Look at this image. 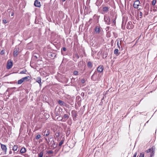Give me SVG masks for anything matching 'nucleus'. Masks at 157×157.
<instances>
[{
    "mask_svg": "<svg viewBox=\"0 0 157 157\" xmlns=\"http://www.w3.org/2000/svg\"><path fill=\"white\" fill-rule=\"evenodd\" d=\"M45 140L47 141L48 145L50 147L54 149L57 147L58 146L57 143L55 142L53 139H52V140H51L50 143H49V142L48 141L47 138H45Z\"/></svg>",
    "mask_w": 157,
    "mask_h": 157,
    "instance_id": "obj_1",
    "label": "nucleus"
},
{
    "mask_svg": "<svg viewBox=\"0 0 157 157\" xmlns=\"http://www.w3.org/2000/svg\"><path fill=\"white\" fill-rule=\"evenodd\" d=\"M91 80L94 81L98 80L99 79V74L97 71H95L91 77Z\"/></svg>",
    "mask_w": 157,
    "mask_h": 157,
    "instance_id": "obj_2",
    "label": "nucleus"
},
{
    "mask_svg": "<svg viewBox=\"0 0 157 157\" xmlns=\"http://www.w3.org/2000/svg\"><path fill=\"white\" fill-rule=\"evenodd\" d=\"M62 109L59 107L56 106L55 109V114L56 116L61 115L62 112Z\"/></svg>",
    "mask_w": 157,
    "mask_h": 157,
    "instance_id": "obj_3",
    "label": "nucleus"
},
{
    "mask_svg": "<svg viewBox=\"0 0 157 157\" xmlns=\"http://www.w3.org/2000/svg\"><path fill=\"white\" fill-rule=\"evenodd\" d=\"M104 20L105 24L107 25L111 24V18L108 15H105L104 16Z\"/></svg>",
    "mask_w": 157,
    "mask_h": 157,
    "instance_id": "obj_4",
    "label": "nucleus"
},
{
    "mask_svg": "<svg viewBox=\"0 0 157 157\" xmlns=\"http://www.w3.org/2000/svg\"><path fill=\"white\" fill-rule=\"evenodd\" d=\"M13 62L11 60H9L7 62L6 68L7 69H10L13 66Z\"/></svg>",
    "mask_w": 157,
    "mask_h": 157,
    "instance_id": "obj_5",
    "label": "nucleus"
},
{
    "mask_svg": "<svg viewBox=\"0 0 157 157\" xmlns=\"http://www.w3.org/2000/svg\"><path fill=\"white\" fill-rule=\"evenodd\" d=\"M140 4V2L139 0H136L133 4V6L134 8H138L139 4Z\"/></svg>",
    "mask_w": 157,
    "mask_h": 157,
    "instance_id": "obj_6",
    "label": "nucleus"
},
{
    "mask_svg": "<svg viewBox=\"0 0 157 157\" xmlns=\"http://www.w3.org/2000/svg\"><path fill=\"white\" fill-rule=\"evenodd\" d=\"M19 48H15L14 50L13 55L14 57H16L19 54Z\"/></svg>",
    "mask_w": 157,
    "mask_h": 157,
    "instance_id": "obj_7",
    "label": "nucleus"
},
{
    "mask_svg": "<svg viewBox=\"0 0 157 157\" xmlns=\"http://www.w3.org/2000/svg\"><path fill=\"white\" fill-rule=\"evenodd\" d=\"M1 145V148L2 150L5 152V154H6L7 151V147L4 144H0Z\"/></svg>",
    "mask_w": 157,
    "mask_h": 157,
    "instance_id": "obj_8",
    "label": "nucleus"
},
{
    "mask_svg": "<svg viewBox=\"0 0 157 157\" xmlns=\"http://www.w3.org/2000/svg\"><path fill=\"white\" fill-rule=\"evenodd\" d=\"M104 70V67L102 65H100L97 68L98 72L101 73L103 72Z\"/></svg>",
    "mask_w": 157,
    "mask_h": 157,
    "instance_id": "obj_9",
    "label": "nucleus"
},
{
    "mask_svg": "<svg viewBox=\"0 0 157 157\" xmlns=\"http://www.w3.org/2000/svg\"><path fill=\"white\" fill-rule=\"evenodd\" d=\"M10 149H11V148L12 147V150L14 151H17L18 148V146L17 145H14V146L12 145H10Z\"/></svg>",
    "mask_w": 157,
    "mask_h": 157,
    "instance_id": "obj_10",
    "label": "nucleus"
},
{
    "mask_svg": "<svg viewBox=\"0 0 157 157\" xmlns=\"http://www.w3.org/2000/svg\"><path fill=\"white\" fill-rule=\"evenodd\" d=\"M109 8L108 7H103L102 8V11L104 13H107L109 11Z\"/></svg>",
    "mask_w": 157,
    "mask_h": 157,
    "instance_id": "obj_11",
    "label": "nucleus"
},
{
    "mask_svg": "<svg viewBox=\"0 0 157 157\" xmlns=\"http://www.w3.org/2000/svg\"><path fill=\"white\" fill-rule=\"evenodd\" d=\"M73 60L74 61H76L77 60L79 59V56L78 54L76 53L73 56Z\"/></svg>",
    "mask_w": 157,
    "mask_h": 157,
    "instance_id": "obj_12",
    "label": "nucleus"
},
{
    "mask_svg": "<svg viewBox=\"0 0 157 157\" xmlns=\"http://www.w3.org/2000/svg\"><path fill=\"white\" fill-rule=\"evenodd\" d=\"M71 114L72 117H76L77 116V112L75 110H73L71 111Z\"/></svg>",
    "mask_w": 157,
    "mask_h": 157,
    "instance_id": "obj_13",
    "label": "nucleus"
},
{
    "mask_svg": "<svg viewBox=\"0 0 157 157\" xmlns=\"http://www.w3.org/2000/svg\"><path fill=\"white\" fill-rule=\"evenodd\" d=\"M149 9L145 8L144 10V17H145L149 13Z\"/></svg>",
    "mask_w": 157,
    "mask_h": 157,
    "instance_id": "obj_14",
    "label": "nucleus"
},
{
    "mask_svg": "<svg viewBox=\"0 0 157 157\" xmlns=\"http://www.w3.org/2000/svg\"><path fill=\"white\" fill-rule=\"evenodd\" d=\"M34 5L35 6L38 7H40V2H38V1H37V0H35L34 3Z\"/></svg>",
    "mask_w": 157,
    "mask_h": 157,
    "instance_id": "obj_15",
    "label": "nucleus"
},
{
    "mask_svg": "<svg viewBox=\"0 0 157 157\" xmlns=\"http://www.w3.org/2000/svg\"><path fill=\"white\" fill-rule=\"evenodd\" d=\"M95 31L96 33L98 34L100 32V28L98 26H96L95 29Z\"/></svg>",
    "mask_w": 157,
    "mask_h": 157,
    "instance_id": "obj_16",
    "label": "nucleus"
},
{
    "mask_svg": "<svg viewBox=\"0 0 157 157\" xmlns=\"http://www.w3.org/2000/svg\"><path fill=\"white\" fill-rule=\"evenodd\" d=\"M87 67L90 68L91 69L92 68L93 66V65L92 63L90 61H89L87 63Z\"/></svg>",
    "mask_w": 157,
    "mask_h": 157,
    "instance_id": "obj_17",
    "label": "nucleus"
},
{
    "mask_svg": "<svg viewBox=\"0 0 157 157\" xmlns=\"http://www.w3.org/2000/svg\"><path fill=\"white\" fill-rule=\"evenodd\" d=\"M132 24V22L131 21H129L127 25V29H130L132 28V26L131 25Z\"/></svg>",
    "mask_w": 157,
    "mask_h": 157,
    "instance_id": "obj_18",
    "label": "nucleus"
},
{
    "mask_svg": "<svg viewBox=\"0 0 157 157\" xmlns=\"http://www.w3.org/2000/svg\"><path fill=\"white\" fill-rule=\"evenodd\" d=\"M36 82H38L40 84V86L42 84L41 82V78L39 77H38L36 78Z\"/></svg>",
    "mask_w": 157,
    "mask_h": 157,
    "instance_id": "obj_19",
    "label": "nucleus"
},
{
    "mask_svg": "<svg viewBox=\"0 0 157 157\" xmlns=\"http://www.w3.org/2000/svg\"><path fill=\"white\" fill-rule=\"evenodd\" d=\"M60 135V133L59 131H58L56 132V133H55V135L56 138H57V141H58L59 140V138L58 137Z\"/></svg>",
    "mask_w": 157,
    "mask_h": 157,
    "instance_id": "obj_20",
    "label": "nucleus"
},
{
    "mask_svg": "<svg viewBox=\"0 0 157 157\" xmlns=\"http://www.w3.org/2000/svg\"><path fill=\"white\" fill-rule=\"evenodd\" d=\"M116 17L114 18H113L111 20L112 21V25L114 26L116 24Z\"/></svg>",
    "mask_w": 157,
    "mask_h": 157,
    "instance_id": "obj_21",
    "label": "nucleus"
},
{
    "mask_svg": "<svg viewBox=\"0 0 157 157\" xmlns=\"http://www.w3.org/2000/svg\"><path fill=\"white\" fill-rule=\"evenodd\" d=\"M71 132V129L70 128H68L66 131V135L67 136H68L70 134Z\"/></svg>",
    "mask_w": 157,
    "mask_h": 157,
    "instance_id": "obj_22",
    "label": "nucleus"
},
{
    "mask_svg": "<svg viewBox=\"0 0 157 157\" xmlns=\"http://www.w3.org/2000/svg\"><path fill=\"white\" fill-rule=\"evenodd\" d=\"M58 103L60 105L63 106L65 103L63 101L60 100L58 101Z\"/></svg>",
    "mask_w": 157,
    "mask_h": 157,
    "instance_id": "obj_23",
    "label": "nucleus"
},
{
    "mask_svg": "<svg viewBox=\"0 0 157 157\" xmlns=\"http://www.w3.org/2000/svg\"><path fill=\"white\" fill-rule=\"evenodd\" d=\"M50 133V131L49 130H47V131H45L43 133V135L44 136H48L49 135Z\"/></svg>",
    "mask_w": 157,
    "mask_h": 157,
    "instance_id": "obj_24",
    "label": "nucleus"
},
{
    "mask_svg": "<svg viewBox=\"0 0 157 157\" xmlns=\"http://www.w3.org/2000/svg\"><path fill=\"white\" fill-rule=\"evenodd\" d=\"M26 151V149L25 147H22L20 151V152L21 153L23 154L25 153Z\"/></svg>",
    "mask_w": 157,
    "mask_h": 157,
    "instance_id": "obj_25",
    "label": "nucleus"
},
{
    "mask_svg": "<svg viewBox=\"0 0 157 157\" xmlns=\"http://www.w3.org/2000/svg\"><path fill=\"white\" fill-rule=\"evenodd\" d=\"M57 119L59 121H61L62 122H65L66 121V120H65V119H63V117H59L57 118Z\"/></svg>",
    "mask_w": 157,
    "mask_h": 157,
    "instance_id": "obj_26",
    "label": "nucleus"
},
{
    "mask_svg": "<svg viewBox=\"0 0 157 157\" xmlns=\"http://www.w3.org/2000/svg\"><path fill=\"white\" fill-rule=\"evenodd\" d=\"M118 50L117 49H115L114 51V54L117 56L119 55L120 53H118Z\"/></svg>",
    "mask_w": 157,
    "mask_h": 157,
    "instance_id": "obj_27",
    "label": "nucleus"
},
{
    "mask_svg": "<svg viewBox=\"0 0 157 157\" xmlns=\"http://www.w3.org/2000/svg\"><path fill=\"white\" fill-rule=\"evenodd\" d=\"M30 78V77L29 76H27L24 78H22V79L24 81L25 80L26 81H28L29 80V78Z\"/></svg>",
    "mask_w": 157,
    "mask_h": 157,
    "instance_id": "obj_28",
    "label": "nucleus"
},
{
    "mask_svg": "<svg viewBox=\"0 0 157 157\" xmlns=\"http://www.w3.org/2000/svg\"><path fill=\"white\" fill-rule=\"evenodd\" d=\"M64 141V139H62L61 141L58 144V147L60 148L61 146L63 144Z\"/></svg>",
    "mask_w": 157,
    "mask_h": 157,
    "instance_id": "obj_29",
    "label": "nucleus"
},
{
    "mask_svg": "<svg viewBox=\"0 0 157 157\" xmlns=\"http://www.w3.org/2000/svg\"><path fill=\"white\" fill-rule=\"evenodd\" d=\"M63 117V119L67 120L69 118V116L67 114H64Z\"/></svg>",
    "mask_w": 157,
    "mask_h": 157,
    "instance_id": "obj_30",
    "label": "nucleus"
},
{
    "mask_svg": "<svg viewBox=\"0 0 157 157\" xmlns=\"http://www.w3.org/2000/svg\"><path fill=\"white\" fill-rule=\"evenodd\" d=\"M24 81L22 78L21 79L18 81L17 83L19 84H21Z\"/></svg>",
    "mask_w": 157,
    "mask_h": 157,
    "instance_id": "obj_31",
    "label": "nucleus"
},
{
    "mask_svg": "<svg viewBox=\"0 0 157 157\" xmlns=\"http://www.w3.org/2000/svg\"><path fill=\"white\" fill-rule=\"evenodd\" d=\"M155 153L154 150H153L150 152V157H152L154 155Z\"/></svg>",
    "mask_w": 157,
    "mask_h": 157,
    "instance_id": "obj_32",
    "label": "nucleus"
},
{
    "mask_svg": "<svg viewBox=\"0 0 157 157\" xmlns=\"http://www.w3.org/2000/svg\"><path fill=\"white\" fill-rule=\"evenodd\" d=\"M44 152L43 151L40 152L38 154V157H43Z\"/></svg>",
    "mask_w": 157,
    "mask_h": 157,
    "instance_id": "obj_33",
    "label": "nucleus"
},
{
    "mask_svg": "<svg viewBox=\"0 0 157 157\" xmlns=\"http://www.w3.org/2000/svg\"><path fill=\"white\" fill-rule=\"evenodd\" d=\"M27 71L25 69L24 70H23L21 71L20 73L19 74H25L26 72Z\"/></svg>",
    "mask_w": 157,
    "mask_h": 157,
    "instance_id": "obj_34",
    "label": "nucleus"
},
{
    "mask_svg": "<svg viewBox=\"0 0 157 157\" xmlns=\"http://www.w3.org/2000/svg\"><path fill=\"white\" fill-rule=\"evenodd\" d=\"M153 150V149L152 148H150L147 150H146V152L147 153H150L151 151H152Z\"/></svg>",
    "mask_w": 157,
    "mask_h": 157,
    "instance_id": "obj_35",
    "label": "nucleus"
},
{
    "mask_svg": "<svg viewBox=\"0 0 157 157\" xmlns=\"http://www.w3.org/2000/svg\"><path fill=\"white\" fill-rule=\"evenodd\" d=\"M40 135L39 134H38L36 136L35 138L36 140H38L40 138Z\"/></svg>",
    "mask_w": 157,
    "mask_h": 157,
    "instance_id": "obj_36",
    "label": "nucleus"
},
{
    "mask_svg": "<svg viewBox=\"0 0 157 157\" xmlns=\"http://www.w3.org/2000/svg\"><path fill=\"white\" fill-rule=\"evenodd\" d=\"M78 72L77 71H75L73 72L74 75H78Z\"/></svg>",
    "mask_w": 157,
    "mask_h": 157,
    "instance_id": "obj_37",
    "label": "nucleus"
},
{
    "mask_svg": "<svg viewBox=\"0 0 157 157\" xmlns=\"http://www.w3.org/2000/svg\"><path fill=\"white\" fill-rule=\"evenodd\" d=\"M47 152L48 154H52L53 153V152L51 150H49L47 151Z\"/></svg>",
    "mask_w": 157,
    "mask_h": 157,
    "instance_id": "obj_38",
    "label": "nucleus"
},
{
    "mask_svg": "<svg viewBox=\"0 0 157 157\" xmlns=\"http://www.w3.org/2000/svg\"><path fill=\"white\" fill-rule=\"evenodd\" d=\"M4 53H5V50H4V49L2 50L0 52V54L1 55H3L4 54Z\"/></svg>",
    "mask_w": 157,
    "mask_h": 157,
    "instance_id": "obj_39",
    "label": "nucleus"
},
{
    "mask_svg": "<svg viewBox=\"0 0 157 157\" xmlns=\"http://www.w3.org/2000/svg\"><path fill=\"white\" fill-rule=\"evenodd\" d=\"M156 1L155 0H153L152 2V5L153 6L155 5L156 4Z\"/></svg>",
    "mask_w": 157,
    "mask_h": 157,
    "instance_id": "obj_40",
    "label": "nucleus"
},
{
    "mask_svg": "<svg viewBox=\"0 0 157 157\" xmlns=\"http://www.w3.org/2000/svg\"><path fill=\"white\" fill-rule=\"evenodd\" d=\"M144 154L143 153H141L140 154L139 157H144Z\"/></svg>",
    "mask_w": 157,
    "mask_h": 157,
    "instance_id": "obj_41",
    "label": "nucleus"
},
{
    "mask_svg": "<svg viewBox=\"0 0 157 157\" xmlns=\"http://www.w3.org/2000/svg\"><path fill=\"white\" fill-rule=\"evenodd\" d=\"M117 45L118 47L119 48V49H120V48L121 44H119L118 40L117 41Z\"/></svg>",
    "mask_w": 157,
    "mask_h": 157,
    "instance_id": "obj_42",
    "label": "nucleus"
},
{
    "mask_svg": "<svg viewBox=\"0 0 157 157\" xmlns=\"http://www.w3.org/2000/svg\"><path fill=\"white\" fill-rule=\"evenodd\" d=\"M63 106H65L67 108H69V105L68 104H67L65 103V104Z\"/></svg>",
    "mask_w": 157,
    "mask_h": 157,
    "instance_id": "obj_43",
    "label": "nucleus"
},
{
    "mask_svg": "<svg viewBox=\"0 0 157 157\" xmlns=\"http://www.w3.org/2000/svg\"><path fill=\"white\" fill-rule=\"evenodd\" d=\"M85 82V80L84 78L82 79L81 80V82L82 83H84Z\"/></svg>",
    "mask_w": 157,
    "mask_h": 157,
    "instance_id": "obj_44",
    "label": "nucleus"
},
{
    "mask_svg": "<svg viewBox=\"0 0 157 157\" xmlns=\"http://www.w3.org/2000/svg\"><path fill=\"white\" fill-rule=\"evenodd\" d=\"M63 50L64 51H66L67 50V49L65 47H63L62 48L61 51H62Z\"/></svg>",
    "mask_w": 157,
    "mask_h": 157,
    "instance_id": "obj_45",
    "label": "nucleus"
},
{
    "mask_svg": "<svg viewBox=\"0 0 157 157\" xmlns=\"http://www.w3.org/2000/svg\"><path fill=\"white\" fill-rule=\"evenodd\" d=\"M143 14L142 12H140V15L141 17H140V18H142V16H143Z\"/></svg>",
    "mask_w": 157,
    "mask_h": 157,
    "instance_id": "obj_46",
    "label": "nucleus"
},
{
    "mask_svg": "<svg viewBox=\"0 0 157 157\" xmlns=\"http://www.w3.org/2000/svg\"><path fill=\"white\" fill-rule=\"evenodd\" d=\"M52 139V137H48V141L49 142H50V141H51L50 140L51 139Z\"/></svg>",
    "mask_w": 157,
    "mask_h": 157,
    "instance_id": "obj_47",
    "label": "nucleus"
},
{
    "mask_svg": "<svg viewBox=\"0 0 157 157\" xmlns=\"http://www.w3.org/2000/svg\"><path fill=\"white\" fill-rule=\"evenodd\" d=\"M85 94L83 92H82L81 94V96L83 97L84 96Z\"/></svg>",
    "mask_w": 157,
    "mask_h": 157,
    "instance_id": "obj_48",
    "label": "nucleus"
},
{
    "mask_svg": "<svg viewBox=\"0 0 157 157\" xmlns=\"http://www.w3.org/2000/svg\"><path fill=\"white\" fill-rule=\"evenodd\" d=\"M3 21L5 23H6L7 22L6 20L5 19L3 20Z\"/></svg>",
    "mask_w": 157,
    "mask_h": 157,
    "instance_id": "obj_49",
    "label": "nucleus"
},
{
    "mask_svg": "<svg viewBox=\"0 0 157 157\" xmlns=\"http://www.w3.org/2000/svg\"><path fill=\"white\" fill-rule=\"evenodd\" d=\"M109 27H107L106 28V31H107L108 30H109Z\"/></svg>",
    "mask_w": 157,
    "mask_h": 157,
    "instance_id": "obj_50",
    "label": "nucleus"
},
{
    "mask_svg": "<svg viewBox=\"0 0 157 157\" xmlns=\"http://www.w3.org/2000/svg\"><path fill=\"white\" fill-rule=\"evenodd\" d=\"M136 154H137L136 153H135L134 154V155H133V157H136Z\"/></svg>",
    "mask_w": 157,
    "mask_h": 157,
    "instance_id": "obj_51",
    "label": "nucleus"
},
{
    "mask_svg": "<svg viewBox=\"0 0 157 157\" xmlns=\"http://www.w3.org/2000/svg\"><path fill=\"white\" fill-rule=\"evenodd\" d=\"M14 15V12H12V13H11V16H13Z\"/></svg>",
    "mask_w": 157,
    "mask_h": 157,
    "instance_id": "obj_52",
    "label": "nucleus"
},
{
    "mask_svg": "<svg viewBox=\"0 0 157 157\" xmlns=\"http://www.w3.org/2000/svg\"><path fill=\"white\" fill-rule=\"evenodd\" d=\"M12 153V151L11 150H10L9 151V154H11Z\"/></svg>",
    "mask_w": 157,
    "mask_h": 157,
    "instance_id": "obj_53",
    "label": "nucleus"
},
{
    "mask_svg": "<svg viewBox=\"0 0 157 157\" xmlns=\"http://www.w3.org/2000/svg\"><path fill=\"white\" fill-rule=\"evenodd\" d=\"M92 20V19H90L89 21V22H90Z\"/></svg>",
    "mask_w": 157,
    "mask_h": 157,
    "instance_id": "obj_54",
    "label": "nucleus"
},
{
    "mask_svg": "<svg viewBox=\"0 0 157 157\" xmlns=\"http://www.w3.org/2000/svg\"><path fill=\"white\" fill-rule=\"evenodd\" d=\"M16 88L15 87H12L11 88V89H16Z\"/></svg>",
    "mask_w": 157,
    "mask_h": 157,
    "instance_id": "obj_55",
    "label": "nucleus"
},
{
    "mask_svg": "<svg viewBox=\"0 0 157 157\" xmlns=\"http://www.w3.org/2000/svg\"><path fill=\"white\" fill-rule=\"evenodd\" d=\"M53 55H54V54H51V56H53Z\"/></svg>",
    "mask_w": 157,
    "mask_h": 157,
    "instance_id": "obj_56",
    "label": "nucleus"
},
{
    "mask_svg": "<svg viewBox=\"0 0 157 157\" xmlns=\"http://www.w3.org/2000/svg\"><path fill=\"white\" fill-rule=\"evenodd\" d=\"M63 2L65 1L66 0H62Z\"/></svg>",
    "mask_w": 157,
    "mask_h": 157,
    "instance_id": "obj_57",
    "label": "nucleus"
},
{
    "mask_svg": "<svg viewBox=\"0 0 157 157\" xmlns=\"http://www.w3.org/2000/svg\"><path fill=\"white\" fill-rule=\"evenodd\" d=\"M16 153V152H14V154H15Z\"/></svg>",
    "mask_w": 157,
    "mask_h": 157,
    "instance_id": "obj_58",
    "label": "nucleus"
}]
</instances>
